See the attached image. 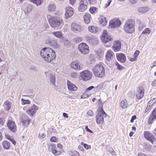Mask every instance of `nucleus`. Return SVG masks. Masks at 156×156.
I'll return each instance as SVG.
<instances>
[{"label": "nucleus", "mask_w": 156, "mask_h": 156, "mask_svg": "<svg viewBox=\"0 0 156 156\" xmlns=\"http://www.w3.org/2000/svg\"><path fill=\"white\" fill-rule=\"evenodd\" d=\"M70 67L77 71H79L82 69V67L80 66V63L77 62H71L70 64Z\"/></svg>", "instance_id": "obj_16"}, {"label": "nucleus", "mask_w": 156, "mask_h": 156, "mask_svg": "<svg viewBox=\"0 0 156 156\" xmlns=\"http://www.w3.org/2000/svg\"><path fill=\"white\" fill-rule=\"evenodd\" d=\"M108 151L111 153L112 155H114L115 153L114 151V150L111 147H109L108 148Z\"/></svg>", "instance_id": "obj_46"}, {"label": "nucleus", "mask_w": 156, "mask_h": 156, "mask_svg": "<svg viewBox=\"0 0 156 156\" xmlns=\"http://www.w3.org/2000/svg\"><path fill=\"white\" fill-rule=\"evenodd\" d=\"M38 107L35 105L31 106L30 108L26 111V112L30 116H33L38 109Z\"/></svg>", "instance_id": "obj_17"}, {"label": "nucleus", "mask_w": 156, "mask_h": 156, "mask_svg": "<svg viewBox=\"0 0 156 156\" xmlns=\"http://www.w3.org/2000/svg\"><path fill=\"white\" fill-rule=\"evenodd\" d=\"M107 23V20L106 18L103 17L101 18V20L99 21V23L103 26H105Z\"/></svg>", "instance_id": "obj_36"}, {"label": "nucleus", "mask_w": 156, "mask_h": 156, "mask_svg": "<svg viewBox=\"0 0 156 156\" xmlns=\"http://www.w3.org/2000/svg\"><path fill=\"white\" fill-rule=\"evenodd\" d=\"M156 119V108L152 112L150 115L148 120V122L149 124H151Z\"/></svg>", "instance_id": "obj_18"}, {"label": "nucleus", "mask_w": 156, "mask_h": 156, "mask_svg": "<svg viewBox=\"0 0 156 156\" xmlns=\"http://www.w3.org/2000/svg\"><path fill=\"white\" fill-rule=\"evenodd\" d=\"M50 82L53 85H55V76H51L50 77Z\"/></svg>", "instance_id": "obj_42"}, {"label": "nucleus", "mask_w": 156, "mask_h": 156, "mask_svg": "<svg viewBox=\"0 0 156 156\" xmlns=\"http://www.w3.org/2000/svg\"><path fill=\"white\" fill-rule=\"evenodd\" d=\"M56 139V137L55 136H53L51 138L50 141L51 142H55Z\"/></svg>", "instance_id": "obj_58"}, {"label": "nucleus", "mask_w": 156, "mask_h": 156, "mask_svg": "<svg viewBox=\"0 0 156 156\" xmlns=\"http://www.w3.org/2000/svg\"><path fill=\"white\" fill-rule=\"evenodd\" d=\"M69 154L71 156H80L79 152L76 151H70Z\"/></svg>", "instance_id": "obj_38"}, {"label": "nucleus", "mask_w": 156, "mask_h": 156, "mask_svg": "<svg viewBox=\"0 0 156 156\" xmlns=\"http://www.w3.org/2000/svg\"><path fill=\"white\" fill-rule=\"evenodd\" d=\"M137 0H129V2L131 4H134L136 3Z\"/></svg>", "instance_id": "obj_61"}, {"label": "nucleus", "mask_w": 156, "mask_h": 156, "mask_svg": "<svg viewBox=\"0 0 156 156\" xmlns=\"http://www.w3.org/2000/svg\"><path fill=\"white\" fill-rule=\"evenodd\" d=\"M7 126L9 129L11 131L15 133L17 130V127L15 122L13 121L9 120L8 121Z\"/></svg>", "instance_id": "obj_10"}, {"label": "nucleus", "mask_w": 156, "mask_h": 156, "mask_svg": "<svg viewBox=\"0 0 156 156\" xmlns=\"http://www.w3.org/2000/svg\"><path fill=\"white\" fill-rule=\"evenodd\" d=\"M52 33L54 36L59 38H61L62 37V33L60 31H54Z\"/></svg>", "instance_id": "obj_34"}, {"label": "nucleus", "mask_w": 156, "mask_h": 156, "mask_svg": "<svg viewBox=\"0 0 156 156\" xmlns=\"http://www.w3.org/2000/svg\"><path fill=\"white\" fill-rule=\"evenodd\" d=\"M40 55L41 57L46 62H50L56 57L55 52L49 48H44L41 50Z\"/></svg>", "instance_id": "obj_1"}, {"label": "nucleus", "mask_w": 156, "mask_h": 156, "mask_svg": "<svg viewBox=\"0 0 156 156\" xmlns=\"http://www.w3.org/2000/svg\"><path fill=\"white\" fill-rule=\"evenodd\" d=\"M136 117L135 115L132 116L130 120V122H134V120H135L136 119Z\"/></svg>", "instance_id": "obj_57"}, {"label": "nucleus", "mask_w": 156, "mask_h": 156, "mask_svg": "<svg viewBox=\"0 0 156 156\" xmlns=\"http://www.w3.org/2000/svg\"><path fill=\"white\" fill-rule=\"evenodd\" d=\"M85 38L87 40L89 41H90L91 42L94 41H95V43H97L98 42L97 40L96 39H93L92 37L89 36H86Z\"/></svg>", "instance_id": "obj_39"}, {"label": "nucleus", "mask_w": 156, "mask_h": 156, "mask_svg": "<svg viewBox=\"0 0 156 156\" xmlns=\"http://www.w3.org/2000/svg\"><path fill=\"white\" fill-rule=\"evenodd\" d=\"M140 53V51L139 50H136L134 52L133 55V56H134L135 57L137 58V57L139 55Z\"/></svg>", "instance_id": "obj_48"}, {"label": "nucleus", "mask_w": 156, "mask_h": 156, "mask_svg": "<svg viewBox=\"0 0 156 156\" xmlns=\"http://www.w3.org/2000/svg\"><path fill=\"white\" fill-rule=\"evenodd\" d=\"M30 1L35 4L37 6L40 5L41 4V0H29Z\"/></svg>", "instance_id": "obj_41"}, {"label": "nucleus", "mask_w": 156, "mask_h": 156, "mask_svg": "<svg viewBox=\"0 0 156 156\" xmlns=\"http://www.w3.org/2000/svg\"><path fill=\"white\" fill-rule=\"evenodd\" d=\"M151 30L149 28H146L142 32L141 34H149Z\"/></svg>", "instance_id": "obj_40"}, {"label": "nucleus", "mask_w": 156, "mask_h": 156, "mask_svg": "<svg viewBox=\"0 0 156 156\" xmlns=\"http://www.w3.org/2000/svg\"><path fill=\"white\" fill-rule=\"evenodd\" d=\"M81 144L83 146L84 148L87 150H88L91 147L90 145L84 144L83 142L81 143Z\"/></svg>", "instance_id": "obj_43"}, {"label": "nucleus", "mask_w": 156, "mask_h": 156, "mask_svg": "<svg viewBox=\"0 0 156 156\" xmlns=\"http://www.w3.org/2000/svg\"><path fill=\"white\" fill-rule=\"evenodd\" d=\"M144 135V137L152 144H153V142L155 140L154 136L149 131H145Z\"/></svg>", "instance_id": "obj_11"}, {"label": "nucleus", "mask_w": 156, "mask_h": 156, "mask_svg": "<svg viewBox=\"0 0 156 156\" xmlns=\"http://www.w3.org/2000/svg\"><path fill=\"white\" fill-rule=\"evenodd\" d=\"M90 4H94L96 3V0H88Z\"/></svg>", "instance_id": "obj_59"}, {"label": "nucleus", "mask_w": 156, "mask_h": 156, "mask_svg": "<svg viewBox=\"0 0 156 156\" xmlns=\"http://www.w3.org/2000/svg\"><path fill=\"white\" fill-rule=\"evenodd\" d=\"M87 114L88 115L91 116H92L94 115L93 112L91 110H90L88 111L87 112Z\"/></svg>", "instance_id": "obj_55"}, {"label": "nucleus", "mask_w": 156, "mask_h": 156, "mask_svg": "<svg viewBox=\"0 0 156 156\" xmlns=\"http://www.w3.org/2000/svg\"><path fill=\"white\" fill-rule=\"evenodd\" d=\"M56 9V6L53 3H51L48 5L47 7L48 10L49 12H53L55 11Z\"/></svg>", "instance_id": "obj_25"}, {"label": "nucleus", "mask_w": 156, "mask_h": 156, "mask_svg": "<svg viewBox=\"0 0 156 156\" xmlns=\"http://www.w3.org/2000/svg\"><path fill=\"white\" fill-rule=\"evenodd\" d=\"M116 66H117V69L119 70H122V68H124L122 66L120 65L119 63H117Z\"/></svg>", "instance_id": "obj_53"}, {"label": "nucleus", "mask_w": 156, "mask_h": 156, "mask_svg": "<svg viewBox=\"0 0 156 156\" xmlns=\"http://www.w3.org/2000/svg\"><path fill=\"white\" fill-rule=\"evenodd\" d=\"M94 87L93 86H90V87L87 88L86 89V91H90V90H91L93 88H94Z\"/></svg>", "instance_id": "obj_62"}, {"label": "nucleus", "mask_w": 156, "mask_h": 156, "mask_svg": "<svg viewBox=\"0 0 156 156\" xmlns=\"http://www.w3.org/2000/svg\"><path fill=\"white\" fill-rule=\"evenodd\" d=\"M112 1V0H108V3L106 4H105V8L107 7L108 6L110 5Z\"/></svg>", "instance_id": "obj_60"}, {"label": "nucleus", "mask_w": 156, "mask_h": 156, "mask_svg": "<svg viewBox=\"0 0 156 156\" xmlns=\"http://www.w3.org/2000/svg\"><path fill=\"white\" fill-rule=\"evenodd\" d=\"M5 121V119L4 118H0V124L1 126H3Z\"/></svg>", "instance_id": "obj_52"}, {"label": "nucleus", "mask_w": 156, "mask_h": 156, "mask_svg": "<svg viewBox=\"0 0 156 156\" xmlns=\"http://www.w3.org/2000/svg\"><path fill=\"white\" fill-rule=\"evenodd\" d=\"M21 101H22V103L23 105L26 104H30V101L29 100H25L23 98H22Z\"/></svg>", "instance_id": "obj_45"}, {"label": "nucleus", "mask_w": 156, "mask_h": 156, "mask_svg": "<svg viewBox=\"0 0 156 156\" xmlns=\"http://www.w3.org/2000/svg\"><path fill=\"white\" fill-rule=\"evenodd\" d=\"M73 14V9L71 7H68L66 9V13L65 14V18L68 19Z\"/></svg>", "instance_id": "obj_19"}, {"label": "nucleus", "mask_w": 156, "mask_h": 156, "mask_svg": "<svg viewBox=\"0 0 156 156\" xmlns=\"http://www.w3.org/2000/svg\"><path fill=\"white\" fill-rule=\"evenodd\" d=\"M116 57L118 61L121 63H124L126 60V57L123 53L116 54Z\"/></svg>", "instance_id": "obj_21"}, {"label": "nucleus", "mask_w": 156, "mask_h": 156, "mask_svg": "<svg viewBox=\"0 0 156 156\" xmlns=\"http://www.w3.org/2000/svg\"><path fill=\"white\" fill-rule=\"evenodd\" d=\"M5 137L9 140L14 145H15L16 144V142L14 140V139L12 137L10 136L7 134H5Z\"/></svg>", "instance_id": "obj_35"}, {"label": "nucleus", "mask_w": 156, "mask_h": 156, "mask_svg": "<svg viewBox=\"0 0 156 156\" xmlns=\"http://www.w3.org/2000/svg\"><path fill=\"white\" fill-rule=\"evenodd\" d=\"M92 73L88 70H84L80 73V79L84 81L90 80L92 77Z\"/></svg>", "instance_id": "obj_6"}, {"label": "nucleus", "mask_w": 156, "mask_h": 156, "mask_svg": "<svg viewBox=\"0 0 156 156\" xmlns=\"http://www.w3.org/2000/svg\"><path fill=\"white\" fill-rule=\"evenodd\" d=\"M47 17L49 24L53 28H56L63 24L62 20L60 18L49 15H48Z\"/></svg>", "instance_id": "obj_2"}, {"label": "nucleus", "mask_w": 156, "mask_h": 156, "mask_svg": "<svg viewBox=\"0 0 156 156\" xmlns=\"http://www.w3.org/2000/svg\"><path fill=\"white\" fill-rule=\"evenodd\" d=\"M22 122L24 126H27L30 122V120L28 117L25 114L22 115L21 117Z\"/></svg>", "instance_id": "obj_20"}, {"label": "nucleus", "mask_w": 156, "mask_h": 156, "mask_svg": "<svg viewBox=\"0 0 156 156\" xmlns=\"http://www.w3.org/2000/svg\"><path fill=\"white\" fill-rule=\"evenodd\" d=\"M144 89L142 87H138L137 88L136 97L138 100L141 99L144 96Z\"/></svg>", "instance_id": "obj_13"}, {"label": "nucleus", "mask_w": 156, "mask_h": 156, "mask_svg": "<svg viewBox=\"0 0 156 156\" xmlns=\"http://www.w3.org/2000/svg\"><path fill=\"white\" fill-rule=\"evenodd\" d=\"M137 59L134 56H133V57H132L130 58L129 59V60L131 62H134L137 60Z\"/></svg>", "instance_id": "obj_56"}, {"label": "nucleus", "mask_w": 156, "mask_h": 156, "mask_svg": "<svg viewBox=\"0 0 156 156\" xmlns=\"http://www.w3.org/2000/svg\"><path fill=\"white\" fill-rule=\"evenodd\" d=\"M106 114L102 107H100L98 108V114L96 116V122L98 124H101L104 121V118L106 116Z\"/></svg>", "instance_id": "obj_5"}, {"label": "nucleus", "mask_w": 156, "mask_h": 156, "mask_svg": "<svg viewBox=\"0 0 156 156\" xmlns=\"http://www.w3.org/2000/svg\"><path fill=\"white\" fill-rule=\"evenodd\" d=\"M71 27L72 30L76 33L79 32L83 30V28L82 27L75 23H73L71 25Z\"/></svg>", "instance_id": "obj_14"}, {"label": "nucleus", "mask_w": 156, "mask_h": 156, "mask_svg": "<svg viewBox=\"0 0 156 156\" xmlns=\"http://www.w3.org/2000/svg\"><path fill=\"white\" fill-rule=\"evenodd\" d=\"M149 8L147 7H143L139 8L138 11L140 13H144L147 12Z\"/></svg>", "instance_id": "obj_31"}, {"label": "nucleus", "mask_w": 156, "mask_h": 156, "mask_svg": "<svg viewBox=\"0 0 156 156\" xmlns=\"http://www.w3.org/2000/svg\"><path fill=\"white\" fill-rule=\"evenodd\" d=\"M52 153L55 155H59L60 154V151H57L56 150L53 151L52 152Z\"/></svg>", "instance_id": "obj_50"}, {"label": "nucleus", "mask_w": 156, "mask_h": 156, "mask_svg": "<svg viewBox=\"0 0 156 156\" xmlns=\"http://www.w3.org/2000/svg\"><path fill=\"white\" fill-rule=\"evenodd\" d=\"M70 76L73 78H76L77 77L78 74L76 73H72L70 74Z\"/></svg>", "instance_id": "obj_47"}, {"label": "nucleus", "mask_w": 156, "mask_h": 156, "mask_svg": "<svg viewBox=\"0 0 156 156\" xmlns=\"http://www.w3.org/2000/svg\"><path fill=\"white\" fill-rule=\"evenodd\" d=\"M102 41L104 43H106L112 40V38L106 30H104L101 37Z\"/></svg>", "instance_id": "obj_7"}, {"label": "nucleus", "mask_w": 156, "mask_h": 156, "mask_svg": "<svg viewBox=\"0 0 156 156\" xmlns=\"http://www.w3.org/2000/svg\"><path fill=\"white\" fill-rule=\"evenodd\" d=\"M121 22L117 19H114L110 22L109 26L112 28L119 27L121 24Z\"/></svg>", "instance_id": "obj_9"}, {"label": "nucleus", "mask_w": 156, "mask_h": 156, "mask_svg": "<svg viewBox=\"0 0 156 156\" xmlns=\"http://www.w3.org/2000/svg\"><path fill=\"white\" fill-rule=\"evenodd\" d=\"M32 9V6L30 5H28L25 9L24 12L26 15H27L31 11Z\"/></svg>", "instance_id": "obj_32"}, {"label": "nucleus", "mask_w": 156, "mask_h": 156, "mask_svg": "<svg viewBox=\"0 0 156 156\" xmlns=\"http://www.w3.org/2000/svg\"><path fill=\"white\" fill-rule=\"evenodd\" d=\"M68 88L69 90L76 91L77 89V87L74 84L71 83L69 80L67 82Z\"/></svg>", "instance_id": "obj_23"}, {"label": "nucleus", "mask_w": 156, "mask_h": 156, "mask_svg": "<svg viewBox=\"0 0 156 156\" xmlns=\"http://www.w3.org/2000/svg\"><path fill=\"white\" fill-rule=\"evenodd\" d=\"M51 147V150L52 152L53 151L56 150V147L55 145V144H51L50 146L49 147Z\"/></svg>", "instance_id": "obj_49"}, {"label": "nucleus", "mask_w": 156, "mask_h": 156, "mask_svg": "<svg viewBox=\"0 0 156 156\" xmlns=\"http://www.w3.org/2000/svg\"><path fill=\"white\" fill-rule=\"evenodd\" d=\"M78 49L80 52L84 54L88 53L89 51L88 45L84 43H80L79 45Z\"/></svg>", "instance_id": "obj_8"}, {"label": "nucleus", "mask_w": 156, "mask_h": 156, "mask_svg": "<svg viewBox=\"0 0 156 156\" xmlns=\"http://www.w3.org/2000/svg\"><path fill=\"white\" fill-rule=\"evenodd\" d=\"M88 30L90 32L95 33L98 31L99 29L97 27L92 26L88 27Z\"/></svg>", "instance_id": "obj_26"}, {"label": "nucleus", "mask_w": 156, "mask_h": 156, "mask_svg": "<svg viewBox=\"0 0 156 156\" xmlns=\"http://www.w3.org/2000/svg\"><path fill=\"white\" fill-rule=\"evenodd\" d=\"M121 46V44L120 42L119 41H116L112 47V48L115 52H117L120 50Z\"/></svg>", "instance_id": "obj_22"}, {"label": "nucleus", "mask_w": 156, "mask_h": 156, "mask_svg": "<svg viewBox=\"0 0 156 156\" xmlns=\"http://www.w3.org/2000/svg\"><path fill=\"white\" fill-rule=\"evenodd\" d=\"M2 145L4 149H9L10 146V143L9 141H4L2 142Z\"/></svg>", "instance_id": "obj_30"}, {"label": "nucleus", "mask_w": 156, "mask_h": 156, "mask_svg": "<svg viewBox=\"0 0 156 156\" xmlns=\"http://www.w3.org/2000/svg\"><path fill=\"white\" fill-rule=\"evenodd\" d=\"M92 70L94 75L96 77H102L105 75V69L102 65L98 64L95 65Z\"/></svg>", "instance_id": "obj_3"}, {"label": "nucleus", "mask_w": 156, "mask_h": 156, "mask_svg": "<svg viewBox=\"0 0 156 156\" xmlns=\"http://www.w3.org/2000/svg\"><path fill=\"white\" fill-rule=\"evenodd\" d=\"M97 8L94 7H92L90 8L89 11L92 14H94L98 12Z\"/></svg>", "instance_id": "obj_37"}, {"label": "nucleus", "mask_w": 156, "mask_h": 156, "mask_svg": "<svg viewBox=\"0 0 156 156\" xmlns=\"http://www.w3.org/2000/svg\"><path fill=\"white\" fill-rule=\"evenodd\" d=\"M45 136V135L44 133H40L38 135V137L40 138H43Z\"/></svg>", "instance_id": "obj_54"}, {"label": "nucleus", "mask_w": 156, "mask_h": 156, "mask_svg": "<svg viewBox=\"0 0 156 156\" xmlns=\"http://www.w3.org/2000/svg\"><path fill=\"white\" fill-rule=\"evenodd\" d=\"M137 22L139 25V30H142L143 28L146 27V25L144 23H142L139 20H137Z\"/></svg>", "instance_id": "obj_33"}, {"label": "nucleus", "mask_w": 156, "mask_h": 156, "mask_svg": "<svg viewBox=\"0 0 156 156\" xmlns=\"http://www.w3.org/2000/svg\"><path fill=\"white\" fill-rule=\"evenodd\" d=\"M82 41V38L80 37H78L74 39V41L76 43H79Z\"/></svg>", "instance_id": "obj_44"}, {"label": "nucleus", "mask_w": 156, "mask_h": 156, "mask_svg": "<svg viewBox=\"0 0 156 156\" xmlns=\"http://www.w3.org/2000/svg\"><path fill=\"white\" fill-rule=\"evenodd\" d=\"M115 57V54L111 50H109L106 52L105 58L107 61L110 62L113 60Z\"/></svg>", "instance_id": "obj_15"}, {"label": "nucleus", "mask_w": 156, "mask_h": 156, "mask_svg": "<svg viewBox=\"0 0 156 156\" xmlns=\"http://www.w3.org/2000/svg\"><path fill=\"white\" fill-rule=\"evenodd\" d=\"M83 18L85 23H88L90 21L91 15L89 13H87L84 15Z\"/></svg>", "instance_id": "obj_28"}, {"label": "nucleus", "mask_w": 156, "mask_h": 156, "mask_svg": "<svg viewBox=\"0 0 156 156\" xmlns=\"http://www.w3.org/2000/svg\"><path fill=\"white\" fill-rule=\"evenodd\" d=\"M134 21L131 19H129L126 21L124 26L125 31L128 33H132L135 30Z\"/></svg>", "instance_id": "obj_4"}, {"label": "nucleus", "mask_w": 156, "mask_h": 156, "mask_svg": "<svg viewBox=\"0 0 156 156\" xmlns=\"http://www.w3.org/2000/svg\"><path fill=\"white\" fill-rule=\"evenodd\" d=\"M46 43L56 48L58 47L56 41L53 39H50L48 41L46 42Z\"/></svg>", "instance_id": "obj_24"}, {"label": "nucleus", "mask_w": 156, "mask_h": 156, "mask_svg": "<svg viewBox=\"0 0 156 156\" xmlns=\"http://www.w3.org/2000/svg\"><path fill=\"white\" fill-rule=\"evenodd\" d=\"M151 101H149L147 105V108L145 110V113H146L147 112V111L149 110V109L150 108L151 105H149L150 104V102Z\"/></svg>", "instance_id": "obj_51"}, {"label": "nucleus", "mask_w": 156, "mask_h": 156, "mask_svg": "<svg viewBox=\"0 0 156 156\" xmlns=\"http://www.w3.org/2000/svg\"><path fill=\"white\" fill-rule=\"evenodd\" d=\"M128 105L127 100L125 99L122 101L120 103L121 106L123 109L126 108L127 107Z\"/></svg>", "instance_id": "obj_29"}, {"label": "nucleus", "mask_w": 156, "mask_h": 156, "mask_svg": "<svg viewBox=\"0 0 156 156\" xmlns=\"http://www.w3.org/2000/svg\"><path fill=\"white\" fill-rule=\"evenodd\" d=\"M12 104L8 101H5L4 104V109L6 111H8L10 108Z\"/></svg>", "instance_id": "obj_27"}, {"label": "nucleus", "mask_w": 156, "mask_h": 156, "mask_svg": "<svg viewBox=\"0 0 156 156\" xmlns=\"http://www.w3.org/2000/svg\"><path fill=\"white\" fill-rule=\"evenodd\" d=\"M138 156H146L145 154L142 153H139L138 154Z\"/></svg>", "instance_id": "obj_64"}, {"label": "nucleus", "mask_w": 156, "mask_h": 156, "mask_svg": "<svg viewBox=\"0 0 156 156\" xmlns=\"http://www.w3.org/2000/svg\"><path fill=\"white\" fill-rule=\"evenodd\" d=\"M88 3L86 0H81L80 2L78 7L79 10L81 12L85 11L87 9V6Z\"/></svg>", "instance_id": "obj_12"}, {"label": "nucleus", "mask_w": 156, "mask_h": 156, "mask_svg": "<svg viewBox=\"0 0 156 156\" xmlns=\"http://www.w3.org/2000/svg\"><path fill=\"white\" fill-rule=\"evenodd\" d=\"M85 129L87 131L89 132L90 133H92L93 132L90 129L88 128L87 126H85Z\"/></svg>", "instance_id": "obj_63"}]
</instances>
